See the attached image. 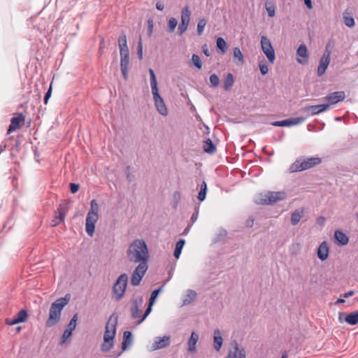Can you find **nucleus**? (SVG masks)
<instances>
[{"label": "nucleus", "instance_id": "f257e3e1", "mask_svg": "<svg viewBox=\"0 0 358 358\" xmlns=\"http://www.w3.org/2000/svg\"><path fill=\"white\" fill-rule=\"evenodd\" d=\"M127 256L131 262L147 263L149 258V251L145 241L136 239L131 243L127 250Z\"/></svg>", "mask_w": 358, "mask_h": 358}, {"label": "nucleus", "instance_id": "f03ea898", "mask_svg": "<svg viewBox=\"0 0 358 358\" xmlns=\"http://www.w3.org/2000/svg\"><path fill=\"white\" fill-rule=\"evenodd\" d=\"M67 304V296L59 298L53 302L49 310V315L46 320L48 327L55 325L61 318V313L64 306Z\"/></svg>", "mask_w": 358, "mask_h": 358}, {"label": "nucleus", "instance_id": "7ed1b4c3", "mask_svg": "<svg viewBox=\"0 0 358 358\" xmlns=\"http://www.w3.org/2000/svg\"><path fill=\"white\" fill-rule=\"evenodd\" d=\"M321 162V158L317 157L297 159L290 165L289 168V172L294 173L305 171L315 167V166L320 164Z\"/></svg>", "mask_w": 358, "mask_h": 358}, {"label": "nucleus", "instance_id": "20e7f679", "mask_svg": "<svg viewBox=\"0 0 358 358\" xmlns=\"http://www.w3.org/2000/svg\"><path fill=\"white\" fill-rule=\"evenodd\" d=\"M128 282V275L126 273L121 274L112 287V299L115 301H120L124 296Z\"/></svg>", "mask_w": 358, "mask_h": 358}, {"label": "nucleus", "instance_id": "39448f33", "mask_svg": "<svg viewBox=\"0 0 358 358\" xmlns=\"http://www.w3.org/2000/svg\"><path fill=\"white\" fill-rule=\"evenodd\" d=\"M287 194L285 192H268L261 194L258 203L264 205H272L278 201H282L286 198Z\"/></svg>", "mask_w": 358, "mask_h": 358}, {"label": "nucleus", "instance_id": "423d86ee", "mask_svg": "<svg viewBox=\"0 0 358 358\" xmlns=\"http://www.w3.org/2000/svg\"><path fill=\"white\" fill-rule=\"evenodd\" d=\"M147 270V263L141 262V264H138L131 274V284L133 286L138 285Z\"/></svg>", "mask_w": 358, "mask_h": 358}, {"label": "nucleus", "instance_id": "0eeeda50", "mask_svg": "<svg viewBox=\"0 0 358 358\" xmlns=\"http://www.w3.org/2000/svg\"><path fill=\"white\" fill-rule=\"evenodd\" d=\"M331 54V52L329 45H327L324 52L319 61V65L317 70L318 76H322L324 74L330 62Z\"/></svg>", "mask_w": 358, "mask_h": 358}, {"label": "nucleus", "instance_id": "6e6552de", "mask_svg": "<svg viewBox=\"0 0 358 358\" xmlns=\"http://www.w3.org/2000/svg\"><path fill=\"white\" fill-rule=\"evenodd\" d=\"M261 47L268 62L273 64L275 58V51L270 40L265 36L261 38Z\"/></svg>", "mask_w": 358, "mask_h": 358}, {"label": "nucleus", "instance_id": "1a4fd4ad", "mask_svg": "<svg viewBox=\"0 0 358 358\" xmlns=\"http://www.w3.org/2000/svg\"><path fill=\"white\" fill-rule=\"evenodd\" d=\"M143 305V299L142 296H137L131 301V315L133 319L138 320L143 317L141 315V308Z\"/></svg>", "mask_w": 358, "mask_h": 358}, {"label": "nucleus", "instance_id": "9d476101", "mask_svg": "<svg viewBox=\"0 0 358 358\" xmlns=\"http://www.w3.org/2000/svg\"><path fill=\"white\" fill-rule=\"evenodd\" d=\"M152 93L153 94L155 105L157 111L160 115L163 116H166L168 115V110L163 99L159 94L158 89H156L155 90H152Z\"/></svg>", "mask_w": 358, "mask_h": 358}, {"label": "nucleus", "instance_id": "9b49d317", "mask_svg": "<svg viewBox=\"0 0 358 358\" xmlns=\"http://www.w3.org/2000/svg\"><path fill=\"white\" fill-rule=\"evenodd\" d=\"M329 108V104H319L308 106L303 108L301 111L306 113L307 116H313L327 110Z\"/></svg>", "mask_w": 358, "mask_h": 358}, {"label": "nucleus", "instance_id": "f8f14e48", "mask_svg": "<svg viewBox=\"0 0 358 358\" xmlns=\"http://www.w3.org/2000/svg\"><path fill=\"white\" fill-rule=\"evenodd\" d=\"M99 215L87 214L85 220V231L87 235L92 237L95 231V225L99 220Z\"/></svg>", "mask_w": 358, "mask_h": 358}, {"label": "nucleus", "instance_id": "ddd939ff", "mask_svg": "<svg viewBox=\"0 0 358 358\" xmlns=\"http://www.w3.org/2000/svg\"><path fill=\"white\" fill-rule=\"evenodd\" d=\"M117 324V315L113 314L106 323L104 336H115Z\"/></svg>", "mask_w": 358, "mask_h": 358}, {"label": "nucleus", "instance_id": "4468645a", "mask_svg": "<svg viewBox=\"0 0 358 358\" xmlns=\"http://www.w3.org/2000/svg\"><path fill=\"white\" fill-rule=\"evenodd\" d=\"M24 122V116L22 113H18L15 117H13L10 120V124L8 129L7 133L10 134L11 132L16 131L20 128V125Z\"/></svg>", "mask_w": 358, "mask_h": 358}, {"label": "nucleus", "instance_id": "2eb2a0df", "mask_svg": "<svg viewBox=\"0 0 358 358\" xmlns=\"http://www.w3.org/2000/svg\"><path fill=\"white\" fill-rule=\"evenodd\" d=\"M161 290H162V287H160L157 289H155L152 292L150 297L149 299L148 306L147 309L145 310L144 314L143 315V317L138 320V323H141L148 317V315L150 313V312L152 311V307L155 303V301L156 298L157 297L158 294H159V292H161Z\"/></svg>", "mask_w": 358, "mask_h": 358}, {"label": "nucleus", "instance_id": "dca6fc26", "mask_svg": "<svg viewBox=\"0 0 358 358\" xmlns=\"http://www.w3.org/2000/svg\"><path fill=\"white\" fill-rule=\"evenodd\" d=\"M345 97V92L343 91L334 92L328 94L324 99L327 100V103L329 106L331 104L337 103L339 101L344 100Z\"/></svg>", "mask_w": 358, "mask_h": 358}, {"label": "nucleus", "instance_id": "f3484780", "mask_svg": "<svg viewBox=\"0 0 358 358\" xmlns=\"http://www.w3.org/2000/svg\"><path fill=\"white\" fill-rule=\"evenodd\" d=\"M27 318V312L24 309H22L12 319H6V322L8 325H14L20 322H25Z\"/></svg>", "mask_w": 358, "mask_h": 358}, {"label": "nucleus", "instance_id": "a211bd4d", "mask_svg": "<svg viewBox=\"0 0 358 358\" xmlns=\"http://www.w3.org/2000/svg\"><path fill=\"white\" fill-rule=\"evenodd\" d=\"M66 204L60 205L59 208L56 213V215L54 219L52 220V225L56 226L59 222H63L64 220V217L66 215Z\"/></svg>", "mask_w": 358, "mask_h": 358}, {"label": "nucleus", "instance_id": "6ab92c4d", "mask_svg": "<svg viewBox=\"0 0 358 358\" xmlns=\"http://www.w3.org/2000/svg\"><path fill=\"white\" fill-rule=\"evenodd\" d=\"M297 55L301 57L298 58L297 62L301 64H305L308 62V49L305 44H301L297 49Z\"/></svg>", "mask_w": 358, "mask_h": 358}, {"label": "nucleus", "instance_id": "aec40b11", "mask_svg": "<svg viewBox=\"0 0 358 358\" xmlns=\"http://www.w3.org/2000/svg\"><path fill=\"white\" fill-rule=\"evenodd\" d=\"M233 357L234 358H245V355L243 349L238 348V344L236 342H233L229 349V357Z\"/></svg>", "mask_w": 358, "mask_h": 358}, {"label": "nucleus", "instance_id": "412c9836", "mask_svg": "<svg viewBox=\"0 0 358 358\" xmlns=\"http://www.w3.org/2000/svg\"><path fill=\"white\" fill-rule=\"evenodd\" d=\"M317 257L322 261H324L327 259L329 256V247L326 241L322 242L320 245L317 249Z\"/></svg>", "mask_w": 358, "mask_h": 358}, {"label": "nucleus", "instance_id": "4be33fe9", "mask_svg": "<svg viewBox=\"0 0 358 358\" xmlns=\"http://www.w3.org/2000/svg\"><path fill=\"white\" fill-rule=\"evenodd\" d=\"M334 238L338 245L343 246L348 243L349 238L341 230H336L334 232Z\"/></svg>", "mask_w": 358, "mask_h": 358}, {"label": "nucleus", "instance_id": "5701e85b", "mask_svg": "<svg viewBox=\"0 0 358 358\" xmlns=\"http://www.w3.org/2000/svg\"><path fill=\"white\" fill-rule=\"evenodd\" d=\"M129 64V56L120 57V68L124 80L127 79Z\"/></svg>", "mask_w": 358, "mask_h": 358}, {"label": "nucleus", "instance_id": "b1692460", "mask_svg": "<svg viewBox=\"0 0 358 358\" xmlns=\"http://www.w3.org/2000/svg\"><path fill=\"white\" fill-rule=\"evenodd\" d=\"M170 337H162L159 341H155L151 346V350H156L168 346L170 344Z\"/></svg>", "mask_w": 358, "mask_h": 358}, {"label": "nucleus", "instance_id": "393cba45", "mask_svg": "<svg viewBox=\"0 0 358 358\" xmlns=\"http://www.w3.org/2000/svg\"><path fill=\"white\" fill-rule=\"evenodd\" d=\"M114 345V337H104L103 343L101 345V351L107 352L110 351Z\"/></svg>", "mask_w": 358, "mask_h": 358}, {"label": "nucleus", "instance_id": "a878e982", "mask_svg": "<svg viewBox=\"0 0 358 358\" xmlns=\"http://www.w3.org/2000/svg\"><path fill=\"white\" fill-rule=\"evenodd\" d=\"M233 55L236 64L240 65L244 63V57L239 48L236 47L233 49Z\"/></svg>", "mask_w": 358, "mask_h": 358}, {"label": "nucleus", "instance_id": "bb28decb", "mask_svg": "<svg viewBox=\"0 0 358 358\" xmlns=\"http://www.w3.org/2000/svg\"><path fill=\"white\" fill-rule=\"evenodd\" d=\"M196 297V292L192 289H187V294L185 295L182 305L187 306L191 303L192 301L195 300Z\"/></svg>", "mask_w": 358, "mask_h": 358}, {"label": "nucleus", "instance_id": "cd10ccee", "mask_svg": "<svg viewBox=\"0 0 358 358\" xmlns=\"http://www.w3.org/2000/svg\"><path fill=\"white\" fill-rule=\"evenodd\" d=\"M203 148L204 152L208 154H214L216 151V146L210 138L203 142Z\"/></svg>", "mask_w": 358, "mask_h": 358}, {"label": "nucleus", "instance_id": "c85d7f7f", "mask_svg": "<svg viewBox=\"0 0 358 358\" xmlns=\"http://www.w3.org/2000/svg\"><path fill=\"white\" fill-rule=\"evenodd\" d=\"M303 215V210L302 209H296L292 213L291 215V224L294 226L296 225Z\"/></svg>", "mask_w": 358, "mask_h": 358}, {"label": "nucleus", "instance_id": "c756f323", "mask_svg": "<svg viewBox=\"0 0 358 358\" xmlns=\"http://www.w3.org/2000/svg\"><path fill=\"white\" fill-rule=\"evenodd\" d=\"M191 10L188 6H185L181 10V22L189 24L190 21Z\"/></svg>", "mask_w": 358, "mask_h": 358}, {"label": "nucleus", "instance_id": "7c9ffc66", "mask_svg": "<svg viewBox=\"0 0 358 358\" xmlns=\"http://www.w3.org/2000/svg\"><path fill=\"white\" fill-rule=\"evenodd\" d=\"M234 83V76L231 73H229L224 80L223 87L224 90L229 91Z\"/></svg>", "mask_w": 358, "mask_h": 358}, {"label": "nucleus", "instance_id": "2f4dec72", "mask_svg": "<svg viewBox=\"0 0 358 358\" xmlns=\"http://www.w3.org/2000/svg\"><path fill=\"white\" fill-rule=\"evenodd\" d=\"M345 320L350 325H355L358 323V311L351 313L346 315Z\"/></svg>", "mask_w": 358, "mask_h": 358}, {"label": "nucleus", "instance_id": "473e14b6", "mask_svg": "<svg viewBox=\"0 0 358 358\" xmlns=\"http://www.w3.org/2000/svg\"><path fill=\"white\" fill-rule=\"evenodd\" d=\"M185 243V241L184 239H180L176 243V248H175L174 252H173V255L176 259L179 258Z\"/></svg>", "mask_w": 358, "mask_h": 358}, {"label": "nucleus", "instance_id": "72a5a7b5", "mask_svg": "<svg viewBox=\"0 0 358 358\" xmlns=\"http://www.w3.org/2000/svg\"><path fill=\"white\" fill-rule=\"evenodd\" d=\"M207 190V184L205 181H203L201 185L200 190L197 196V198L200 201H203L206 199Z\"/></svg>", "mask_w": 358, "mask_h": 358}, {"label": "nucleus", "instance_id": "f704fd0d", "mask_svg": "<svg viewBox=\"0 0 358 358\" xmlns=\"http://www.w3.org/2000/svg\"><path fill=\"white\" fill-rule=\"evenodd\" d=\"M265 8L269 17H272L275 15V6L272 1H266L265 2Z\"/></svg>", "mask_w": 358, "mask_h": 358}, {"label": "nucleus", "instance_id": "c9c22d12", "mask_svg": "<svg viewBox=\"0 0 358 358\" xmlns=\"http://www.w3.org/2000/svg\"><path fill=\"white\" fill-rule=\"evenodd\" d=\"M99 207L97 201L95 199H92L90 202V209L88 211L87 214L93 215H99Z\"/></svg>", "mask_w": 358, "mask_h": 358}, {"label": "nucleus", "instance_id": "e433bc0d", "mask_svg": "<svg viewBox=\"0 0 358 358\" xmlns=\"http://www.w3.org/2000/svg\"><path fill=\"white\" fill-rule=\"evenodd\" d=\"M207 24V20L204 17L200 18L197 22L196 31L199 36L202 35L203 33L205 27Z\"/></svg>", "mask_w": 358, "mask_h": 358}, {"label": "nucleus", "instance_id": "4c0bfd02", "mask_svg": "<svg viewBox=\"0 0 358 358\" xmlns=\"http://www.w3.org/2000/svg\"><path fill=\"white\" fill-rule=\"evenodd\" d=\"M216 45L217 49H219L222 53H224L227 50V42L221 37L217 38Z\"/></svg>", "mask_w": 358, "mask_h": 358}, {"label": "nucleus", "instance_id": "58836bf2", "mask_svg": "<svg viewBox=\"0 0 358 358\" xmlns=\"http://www.w3.org/2000/svg\"><path fill=\"white\" fill-rule=\"evenodd\" d=\"M149 73L150 75V86L152 90H155L156 89H158L157 87V78L155 74L154 71L152 69H149Z\"/></svg>", "mask_w": 358, "mask_h": 358}, {"label": "nucleus", "instance_id": "ea45409f", "mask_svg": "<svg viewBox=\"0 0 358 358\" xmlns=\"http://www.w3.org/2000/svg\"><path fill=\"white\" fill-rule=\"evenodd\" d=\"M198 337H189L188 341V351L194 352L196 351V344L198 341Z\"/></svg>", "mask_w": 358, "mask_h": 358}, {"label": "nucleus", "instance_id": "a19ab883", "mask_svg": "<svg viewBox=\"0 0 358 358\" xmlns=\"http://www.w3.org/2000/svg\"><path fill=\"white\" fill-rule=\"evenodd\" d=\"M191 61L192 64L198 69H201L202 67V62L199 55L193 54L192 56Z\"/></svg>", "mask_w": 358, "mask_h": 358}, {"label": "nucleus", "instance_id": "79ce46f5", "mask_svg": "<svg viewBox=\"0 0 358 358\" xmlns=\"http://www.w3.org/2000/svg\"><path fill=\"white\" fill-rule=\"evenodd\" d=\"M344 24L348 27L355 26V20L352 16L347 15L346 13L343 14Z\"/></svg>", "mask_w": 358, "mask_h": 358}, {"label": "nucleus", "instance_id": "37998d69", "mask_svg": "<svg viewBox=\"0 0 358 358\" xmlns=\"http://www.w3.org/2000/svg\"><path fill=\"white\" fill-rule=\"evenodd\" d=\"M118 45L119 48H125L127 46V36L124 33H122L118 38Z\"/></svg>", "mask_w": 358, "mask_h": 358}, {"label": "nucleus", "instance_id": "c03bdc74", "mask_svg": "<svg viewBox=\"0 0 358 358\" xmlns=\"http://www.w3.org/2000/svg\"><path fill=\"white\" fill-rule=\"evenodd\" d=\"M77 315L76 314L69 322V336H72V331L76 328Z\"/></svg>", "mask_w": 358, "mask_h": 358}, {"label": "nucleus", "instance_id": "a18cd8bd", "mask_svg": "<svg viewBox=\"0 0 358 358\" xmlns=\"http://www.w3.org/2000/svg\"><path fill=\"white\" fill-rule=\"evenodd\" d=\"M178 24V20L175 17H171L168 22V31L173 32Z\"/></svg>", "mask_w": 358, "mask_h": 358}, {"label": "nucleus", "instance_id": "49530a36", "mask_svg": "<svg viewBox=\"0 0 358 358\" xmlns=\"http://www.w3.org/2000/svg\"><path fill=\"white\" fill-rule=\"evenodd\" d=\"M275 127H290V120L289 119L283 120L281 121H275L271 123Z\"/></svg>", "mask_w": 358, "mask_h": 358}, {"label": "nucleus", "instance_id": "de8ad7c7", "mask_svg": "<svg viewBox=\"0 0 358 358\" xmlns=\"http://www.w3.org/2000/svg\"><path fill=\"white\" fill-rule=\"evenodd\" d=\"M306 117H296L289 118L291 126L297 125L301 124L305 121Z\"/></svg>", "mask_w": 358, "mask_h": 358}, {"label": "nucleus", "instance_id": "09e8293b", "mask_svg": "<svg viewBox=\"0 0 358 358\" xmlns=\"http://www.w3.org/2000/svg\"><path fill=\"white\" fill-rule=\"evenodd\" d=\"M209 80L211 85L213 87H217L220 84L219 77L215 73L210 75Z\"/></svg>", "mask_w": 358, "mask_h": 358}, {"label": "nucleus", "instance_id": "8fccbe9b", "mask_svg": "<svg viewBox=\"0 0 358 358\" xmlns=\"http://www.w3.org/2000/svg\"><path fill=\"white\" fill-rule=\"evenodd\" d=\"M133 337H124V339L122 342V350H127L129 346H130L133 343Z\"/></svg>", "mask_w": 358, "mask_h": 358}, {"label": "nucleus", "instance_id": "3c124183", "mask_svg": "<svg viewBox=\"0 0 358 358\" xmlns=\"http://www.w3.org/2000/svg\"><path fill=\"white\" fill-rule=\"evenodd\" d=\"M259 70L262 75H266L268 71V68L265 62H260L259 63Z\"/></svg>", "mask_w": 358, "mask_h": 358}, {"label": "nucleus", "instance_id": "603ef678", "mask_svg": "<svg viewBox=\"0 0 358 358\" xmlns=\"http://www.w3.org/2000/svg\"><path fill=\"white\" fill-rule=\"evenodd\" d=\"M222 344V337H214V348L219 350Z\"/></svg>", "mask_w": 358, "mask_h": 358}, {"label": "nucleus", "instance_id": "864d4df0", "mask_svg": "<svg viewBox=\"0 0 358 358\" xmlns=\"http://www.w3.org/2000/svg\"><path fill=\"white\" fill-rule=\"evenodd\" d=\"M137 54L139 59L141 60L143 59V44L141 37L138 43Z\"/></svg>", "mask_w": 358, "mask_h": 358}, {"label": "nucleus", "instance_id": "5fc2aeb1", "mask_svg": "<svg viewBox=\"0 0 358 358\" xmlns=\"http://www.w3.org/2000/svg\"><path fill=\"white\" fill-rule=\"evenodd\" d=\"M189 24H185L184 22H181L178 27V34L179 35L183 34L188 28Z\"/></svg>", "mask_w": 358, "mask_h": 358}, {"label": "nucleus", "instance_id": "6e6d98bb", "mask_svg": "<svg viewBox=\"0 0 358 358\" xmlns=\"http://www.w3.org/2000/svg\"><path fill=\"white\" fill-rule=\"evenodd\" d=\"M199 207H195L194 213L192 215L191 221L192 225L197 220L199 216Z\"/></svg>", "mask_w": 358, "mask_h": 358}, {"label": "nucleus", "instance_id": "4d7b16f0", "mask_svg": "<svg viewBox=\"0 0 358 358\" xmlns=\"http://www.w3.org/2000/svg\"><path fill=\"white\" fill-rule=\"evenodd\" d=\"M69 187H70V190L72 194L76 193L79 189L78 184L71 182L69 184Z\"/></svg>", "mask_w": 358, "mask_h": 358}, {"label": "nucleus", "instance_id": "13d9d810", "mask_svg": "<svg viewBox=\"0 0 358 358\" xmlns=\"http://www.w3.org/2000/svg\"><path fill=\"white\" fill-rule=\"evenodd\" d=\"M120 57L129 56V51L128 47L120 48Z\"/></svg>", "mask_w": 358, "mask_h": 358}, {"label": "nucleus", "instance_id": "bf43d9fd", "mask_svg": "<svg viewBox=\"0 0 358 358\" xmlns=\"http://www.w3.org/2000/svg\"><path fill=\"white\" fill-rule=\"evenodd\" d=\"M148 35L149 36H151L152 34V32H153V27H154L153 22H152V20H149L148 21Z\"/></svg>", "mask_w": 358, "mask_h": 358}, {"label": "nucleus", "instance_id": "052dcab7", "mask_svg": "<svg viewBox=\"0 0 358 358\" xmlns=\"http://www.w3.org/2000/svg\"><path fill=\"white\" fill-rule=\"evenodd\" d=\"M51 92H52V87H50L48 91L46 92L45 97H44V103L46 104L48 101L49 98L51 96Z\"/></svg>", "mask_w": 358, "mask_h": 358}, {"label": "nucleus", "instance_id": "680f3d73", "mask_svg": "<svg viewBox=\"0 0 358 358\" xmlns=\"http://www.w3.org/2000/svg\"><path fill=\"white\" fill-rule=\"evenodd\" d=\"M164 8V5L162 2L158 1L156 3V8L159 10H162Z\"/></svg>", "mask_w": 358, "mask_h": 358}, {"label": "nucleus", "instance_id": "e2e57ef3", "mask_svg": "<svg viewBox=\"0 0 358 358\" xmlns=\"http://www.w3.org/2000/svg\"><path fill=\"white\" fill-rule=\"evenodd\" d=\"M202 49H203V52L204 55L207 57H209L210 52L207 48V45H203Z\"/></svg>", "mask_w": 358, "mask_h": 358}, {"label": "nucleus", "instance_id": "0e129e2a", "mask_svg": "<svg viewBox=\"0 0 358 358\" xmlns=\"http://www.w3.org/2000/svg\"><path fill=\"white\" fill-rule=\"evenodd\" d=\"M304 3L309 9L313 8L311 0H304Z\"/></svg>", "mask_w": 358, "mask_h": 358}, {"label": "nucleus", "instance_id": "69168bd1", "mask_svg": "<svg viewBox=\"0 0 358 358\" xmlns=\"http://www.w3.org/2000/svg\"><path fill=\"white\" fill-rule=\"evenodd\" d=\"M173 196L174 199L179 200L180 196V192L178 191L175 192L173 194Z\"/></svg>", "mask_w": 358, "mask_h": 358}, {"label": "nucleus", "instance_id": "338daca9", "mask_svg": "<svg viewBox=\"0 0 358 358\" xmlns=\"http://www.w3.org/2000/svg\"><path fill=\"white\" fill-rule=\"evenodd\" d=\"M355 294L354 291H350L348 292H346L343 294L344 298H348L349 296H352Z\"/></svg>", "mask_w": 358, "mask_h": 358}, {"label": "nucleus", "instance_id": "774afa93", "mask_svg": "<svg viewBox=\"0 0 358 358\" xmlns=\"http://www.w3.org/2000/svg\"><path fill=\"white\" fill-rule=\"evenodd\" d=\"M191 227H192V224H189V225L186 227V229H185V231H183L182 234H183V235H187V234H188V232H189V229L191 228Z\"/></svg>", "mask_w": 358, "mask_h": 358}]
</instances>
